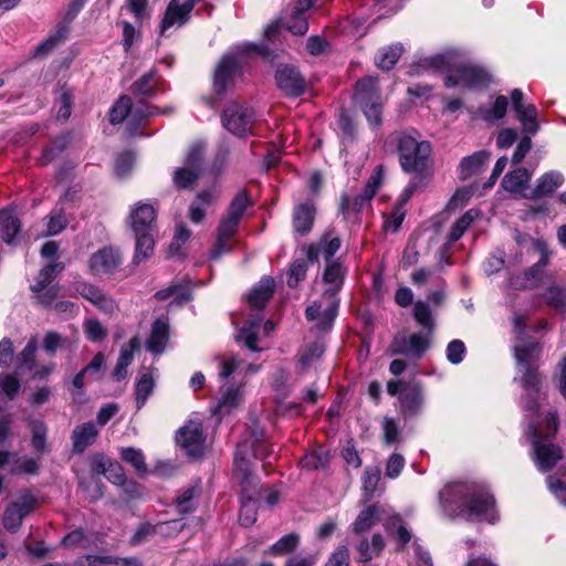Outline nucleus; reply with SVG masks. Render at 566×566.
Instances as JSON below:
<instances>
[{"label": "nucleus", "mask_w": 566, "mask_h": 566, "mask_svg": "<svg viewBox=\"0 0 566 566\" xmlns=\"http://www.w3.org/2000/svg\"><path fill=\"white\" fill-rule=\"evenodd\" d=\"M64 269L63 263H51L44 266L36 279V282L31 285L32 292H42L46 286H50L52 281L61 273Z\"/></svg>", "instance_id": "42"}, {"label": "nucleus", "mask_w": 566, "mask_h": 566, "mask_svg": "<svg viewBox=\"0 0 566 566\" xmlns=\"http://www.w3.org/2000/svg\"><path fill=\"white\" fill-rule=\"evenodd\" d=\"M286 28L295 35H303L308 30L307 17L300 11H293L290 20L286 22Z\"/></svg>", "instance_id": "60"}, {"label": "nucleus", "mask_w": 566, "mask_h": 566, "mask_svg": "<svg viewBox=\"0 0 566 566\" xmlns=\"http://www.w3.org/2000/svg\"><path fill=\"white\" fill-rule=\"evenodd\" d=\"M252 51L258 52L259 54H265L261 48L247 43L238 49L237 54L230 53L223 56L216 69L213 77V87L218 94L226 91L231 80L239 72L243 62V55Z\"/></svg>", "instance_id": "10"}, {"label": "nucleus", "mask_w": 566, "mask_h": 566, "mask_svg": "<svg viewBox=\"0 0 566 566\" xmlns=\"http://www.w3.org/2000/svg\"><path fill=\"white\" fill-rule=\"evenodd\" d=\"M140 340L137 336L129 339L128 344L120 348L116 366L113 370V378L120 381L127 377V368L134 359V353L139 347Z\"/></svg>", "instance_id": "31"}, {"label": "nucleus", "mask_w": 566, "mask_h": 566, "mask_svg": "<svg viewBox=\"0 0 566 566\" xmlns=\"http://www.w3.org/2000/svg\"><path fill=\"white\" fill-rule=\"evenodd\" d=\"M275 80L279 87L290 96H300L305 91V81L300 72L285 65L276 71Z\"/></svg>", "instance_id": "19"}, {"label": "nucleus", "mask_w": 566, "mask_h": 566, "mask_svg": "<svg viewBox=\"0 0 566 566\" xmlns=\"http://www.w3.org/2000/svg\"><path fill=\"white\" fill-rule=\"evenodd\" d=\"M88 566L115 565V566H143V563L136 558H114L111 556L88 555L85 557Z\"/></svg>", "instance_id": "46"}, {"label": "nucleus", "mask_w": 566, "mask_h": 566, "mask_svg": "<svg viewBox=\"0 0 566 566\" xmlns=\"http://www.w3.org/2000/svg\"><path fill=\"white\" fill-rule=\"evenodd\" d=\"M399 403L403 417L417 416L421 411L423 403L421 387L418 384L403 385L400 391Z\"/></svg>", "instance_id": "22"}, {"label": "nucleus", "mask_w": 566, "mask_h": 566, "mask_svg": "<svg viewBox=\"0 0 566 566\" xmlns=\"http://www.w3.org/2000/svg\"><path fill=\"white\" fill-rule=\"evenodd\" d=\"M479 212L476 210H468L461 218H459L452 226L449 233V244L457 242L464 232L469 229L472 222L478 218Z\"/></svg>", "instance_id": "43"}, {"label": "nucleus", "mask_w": 566, "mask_h": 566, "mask_svg": "<svg viewBox=\"0 0 566 566\" xmlns=\"http://www.w3.org/2000/svg\"><path fill=\"white\" fill-rule=\"evenodd\" d=\"M531 174L525 168H517L506 174L502 180V187L510 192H521L526 189Z\"/></svg>", "instance_id": "38"}, {"label": "nucleus", "mask_w": 566, "mask_h": 566, "mask_svg": "<svg viewBox=\"0 0 566 566\" xmlns=\"http://www.w3.org/2000/svg\"><path fill=\"white\" fill-rule=\"evenodd\" d=\"M205 150H206V144L203 142L198 140V142H195L193 144H191L187 151L185 166H187L191 169H196L197 171L200 172Z\"/></svg>", "instance_id": "50"}, {"label": "nucleus", "mask_w": 566, "mask_h": 566, "mask_svg": "<svg viewBox=\"0 0 566 566\" xmlns=\"http://www.w3.org/2000/svg\"><path fill=\"white\" fill-rule=\"evenodd\" d=\"M93 468L97 474H103L107 480L116 485H123L126 481L124 470L118 462L95 455L93 458Z\"/></svg>", "instance_id": "28"}, {"label": "nucleus", "mask_w": 566, "mask_h": 566, "mask_svg": "<svg viewBox=\"0 0 566 566\" xmlns=\"http://www.w3.org/2000/svg\"><path fill=\"white\" fill-rule=\"evenodd\" d=\"M156 220V209L150 203L138 202L129 213V224L134 233L151 232Z\"/></svg>", "instance_id": "21"}, {"label": "nucleus", "mask_w": 566, "mask_h": 566, "mask_svg": "<svg viewBox=\"0 0 566 566\" xmlns=\"http://www.w3.org/2000/svg\"><path fill=\"white\" fill-rule=\"evenodd\" d=\"M533 248L541 254L539 260L532 268H530L523 275L512 282V284L520 289H535L539 285L544 277V269L549 263L551 251L544 240H534Z\"/></svg>", "instance_id": "14"}, {"label": "nucleus", "mask_w": 566, "mask_h": 566, "mask_svg": "<svg viewBox=\"0 0 566 566\" xmlns=\"http://www.w3.org/2000/svg\"><path fill=\"white\" fill-rule=\"evenodd\" d=\"M274 329L271 321L263 323V317L258 313L253 318L249 319L237 335L238 342H243L251 352H260L262 348L258 345L261 336H269Z\"/></svg>", "instance_id": "15"}, {"label": "nucleus", "mask_w": 566, "mask_h": 566, "mask_svg": "<svg viewBox=\"0 0 566 566\" xmlns=\"http://www.w3.org/2000/svg\"><path fill=\"white\" fill-rule=\"evenodd\" d=\"M443 512L452 517L470 522H488L494 524L499 516L494 497L488 490L475 482H455L447 485L441 492Z\"/></svg>", "instance_id": "1"}, {"label": "nucleus", "mask_w": 566, "mask_h": 566, "mask_svg": "<svg viewBox=\"0 0 566 566\" xmlns=\"http://www.w3.org/2000/svg\"><path fill=\"white\" fill-rule=\"evenodd\" d=\"M388 515L385 510L379 505H370L363 510L355 522L353 523V531L356 534L365 533L374 527L378 522L387 520Z\"/></svg>", "instance_id": "26"}, {"label": "nucleus", "mask_w": 566, "mask_h": 566, "mask_svg": "<svg viewBox=\"0 0 566 566\" xmlns=\"http://www.w3.org/2000/svg\"><path fill=\"white\" fill-rule=\"evenodd\" d=\"M398 155L403 171L421 175L428 167L431 145L403 134L398 138Z\"/></svg>", "instance_id": "8"}, {"label": "nucleus", "mask_w": 566, "mask_h": 566, "mask_svg": "<svg viewBox=\"0 0 566 566\" xmlns=\"http://www.w3.org/2000/svg\"><path fill=\"white\" fill-rule=\"evenodd\" d=\"M169 339V325L164 319H156L151 326L150 336L146 343L147 350L160 354L165 350Z\"/></svg>", "instance_id": "32"}, {"label": "nucleus", "mask_w": 566, "mask_h": 566, "mask_svg": "<svg viewBox=\"0 0 566 566\" xmlns=\"http://www.w3.org/2000/svg\"><path fill=\"white\" fill-rule=\"evenodd\" d=\"M546 427L542 429L531 419L528 423L530 434L534 440V453L537 467L541 471L551 470L562 459L563 451L558 446L539 442L541 437L554 436L558 429V416L556 411L548 412L545 418Z\"/></svg>", "instance_id": "6"}, {"label": "nucleus", "mask_w": 566, "mask_h": 566, "mask_svg": "<svg viewBox=\"0 0 566 566\" xmlns=\"http://www.w3.org/2000/svg\"><path fill=\"white\" fill-rule=\"evenodd\" d=\"M546 303L556 308H566V289L551 286L545 293Z\"/></svg>", "instance_id": "64"}, {"label": "nucleus", "mask_w": 566, "mask_h": 566, "mask_svg": "<svg viewBox=\"0 0 566 566\" xmlns=\"http://www.w3.org/2000/svg\"><path fill=\"white\" fill-rule=\"evenodd\" d=\"M384 179V168L381 165L374 169V172L367 180L364 191L356 197L354 208L359 209L365 202L370 201L376 195Z\"/></svg>", "instance_id": "35"}, {"label": "nucleus", "mask_w": 566, "mask_h": 566, "mask_svg": "<svg viewBox=\"0 0 566 566\" xmlns=\"http://www.w3.org/2000/svg\"><path fill=\"white\" fill-rule=\"evenodd\" d=\"M523 92L514 88L511 92L512 106L516 114V118L522 125V129L527 134H536L539 129L537 122V109L534 104L523 103Z\"/></svg>", "instance_id": "18"}, {"label": "nucleus", "mask_w": 566, "mask_h": 566, "mask_svg": "<svg viewBox=\"0 0 566 566\" xmlns=\"http://www.w3.org/2000/svg\"><path fill=\"white\" fill-rule=\"evenodd\" d=\"M331 460V454L327 450L318 448L307 452L301 460V467L307 470L325 469Z\"/></svg>", "instance_id": "41"}, {"label": "nucleus", "mask_w": 566, "mask_h": 566, "mask_svg": "<svg viewBox=\"0 0 566 566\" xmlns=\"http://www.w3.org/2000/svg\"><path fill=\"white\" fill-rule=\"evenodd\" d=\"M344 276L345 269L338 261L327 262L323 277L326 285L324 291L325 305L323 302H314L305 311L307 319H319V327L322 329L329 328L337 315L338 301L336 294L343 285Z\"/></svg>", "instance_id": "5"}, {"label": "nucleus", "mask_w": 566, "mask_h": 566, "mask_svg": "<svg viewBox=\"0 0 566 566\" xmlns=\"http://www.w3.org/2000/svg\"><path fill=\"white\" fill-rule=\"evenodd\" d=\"M38 470V463L34 459L28 457H18L14 454V459L12 462V467L10 468V473L20 474V473H35Z\"/></svg>", "instance_id": "59"}, {"label": "nucleus", "mask_w": 566, "mask_h": 566, "mask_svg": "<svg viewBox=\"0 0 566 566\" xmlns=\"http://www.w3.org/2000/svg\"><path fill=\"white\" fill-rule=\"evenodd\" d=\"M384 547L385 542L380 534H374L370 541L363 538L358 545L360 560H371L382 552Z\"/></svg>", "instance_id": "39"}, {"label": "nucleus", "mask_w": 566, "mask_h": 566, "mask_svg": "<svg viewBox=\"0 0 566 566\" xmlns=\"http://www.w3.org/2000/svg\"><path fill=\"white\" fill-rule=\"evenodd\" d=\"M132 101L128 96H122L112 107L109 120L112 124H119L132 114Z\"/></svg>", "instance_id": "51"}, {"label": "nucleus", "mask_w": 566, "mask_h": 566, "mask_svg": "<svg viewBox=\"0 0 566 566\" xmlns=\"http://www.w3.org/2000/svg\"><path fill=\"white\" fill-rule=\"evenodd\" d=\"M222 125L238 137H248L254 134L255 113L249 106L231 103L223 112Z\"/></svg>", "instance_id": "11"}, {"label": "nucleus", "mask_w": 566, "mask_h": 566, "mask_svg": "<svg viewBox=\"0 0 566 566\" xmlns=\"http://www.w3.org/2000/svg\"><path fill=\"white\" fill-rule=\"evenodd\" d=\"M136 235V248L133 258L134 264H139L148 259L154 251L155 241L151 232L135 233Z\"/></svg>", "instance_id": "40"}, {"label": "nucleus", "mask_w": 566, "mask_h": 566, "mask_svg": "<svg viewBox=\"0 0 566 566\" xmlns=\"http://www.w3.org/2000/svg\"><path fill=\"white\" fill-rule=\"evenodd\" d=\"M240 221L229 216L222 217L220 220L216 244L211 252V258L217 260L223 253L231 250L230 240L235 235Z\"/></svg>", "instance_id": "20"}, {"label": "nucleus", "mask_w": 566, "mask_h": 566, "mask_svg": "<svg viewBox=\"0 0 566 566\" xmlns=\"http://www.w3.org/2000/svg\"><path fill=\"white\" fill-rule=\"evenodd\" d=\"M69 223L63 209H54L48 217L45 235H56L62 232Z\"/></svg>", "instance_id": "48"}, {"label": "nucleus", "mask_w": 566, "mask_h": 566, "mask_svg": "<svg viewBox=\"0 0 566 566\" xmlns=\"http://www.w3.org/2000/svg\"><path fill=\"white\" fill-rule=\"evenodd\" d=\"M21 230V222L10 209L0 210V235L2 240L11 244Z\"/></svg>", "instance_id": "34"}, {"label": "nucleus", "mask_w": 566, "mask_h": 566, "mask_svg": "<svg viewBox=\"0 0 566 566\" xmlns=\"http://www.w3.org/2000/svg\"><path fill=\"white\" fill-rule=\"evenodd\" d=\"M340 239L334 235L333 231H327L317 245H311L307 249V258L312 262H315L318 260L319 255H322L326 262H333L332 259L340 249Z\"/></svg>", "instance_id": "24"}, {"label": "nucleus", "mask_w": 566, "mask_h": 566, "mask_svg": "<svg viewBox=\"0 0 566 566\" xmlns=\"http://www.w3.org/2000/svg\"><path fill=\"white\" fill-rule=\"evenodd\" d=\"M489 158V153L478 151L471 156L463 158L459 165V176L461 179H467L472 175L479 172Z\"/></svg>", "instance_id": "37"}, {"label": "nucleus", "mask_w": 566, "mask_h": 566, "mask_svg": "<svg viewBox=\"0 0 566 566\" xmlns=\"http://www.w3.org/2000/svg\"><path fill=\"white\" fill-rule=\"evenodd\" d=\"M200 172L187 166L176 169L174 175V182L177 188L186 189L191 187L198 179Z\"/></svg>", "instance_id": "53"}, {"label": "nucleus", "mask_w": 566, "mask_h": 566, "mask_svg": "<svg viewBox=\"0 0 566 566\" xmlns=\"http://www.w3.org/2000/svg\"><path fill=\"white\" fill-rule=\"evenodd\" d=\"M97 436L98 429L93 422L76 426L71 436L73 452L83 453L95 442Z\"/></svg>", "instance_id": "27"}, {"label": "nucleus", "mask_w": 566, "mask_h": 566, "mask_svg": "<svg viewBox=\"0 0 566 566\" xmlns=\"http://www.w3.org/2000/svg\"><path fill=\"white\" fill-rule=\"evenodd\" d=\"M86 337L92 342L102 340L107 332L96 318H88L83 324Z\"/></svg>", "instance_id": "62"}, {"label": "nucleus", "mask_w": 566, "mask_h": 566, "mask_svg": "<svg viewBox=\"0 0 566 566\" xmlns=\"http://www.w3.org/2000/svg\"><path fill=\"white\" fill-rule=\"evenodd\" d=\"M315 219V207L312 202H303L295 207L293 213V228L298 235L307 234Z\"/></svg>", "instance_id": "29"}, {"label": "nucleus", "mask_w": 566, "mask_h": 566, "mask_svg": "<svg viewBox=\"0 0 566 566\" xmlns=\"http://www.w3.org/2000/svg\"><path fill=\"white\" fill-rule=\"evenodd\" d=\"M564 182V176L559 171H548L538 180L533 190V197H542L553 193Z\"/></svg>", "instance_id": "36"}, {"label": "nucleus", "mask_w": 566, "mask_h": 566, "mask_svg": "<svg viewBox=\"0 0 566 566\" xmlns=\"http://www.w3.org/2000/svg\"><path fill=\"white\" fill-rule=\"evenodd\" d=\"M84 6L83 0H72L55 31L49 38L40 43L34 50V56H44L50 53L57 44L64 41L69 33V24L74 20Z\"/></svg>", "instance_id": "13"}, {"label": "nucleus", "mask_w": 566, "mask_h": 566, "mask_svg": "<svg viewBox=\"0 0 566 566\" xmlns=\"http://www.w3.org/2000/svg\"><path fill=\"white\" fill-rule=\"evenodd\" d=\"M507 104L505 96H497L491 108L480 111L481 117L488 122L501 119L506 114Z\"/></svg>", "instance_id": "55"}, {"label": "nucleus", "mask_w": 566, "mask_h": 566, "mask_svg": "<svg viewBox=\"0 0 566 566\" xmlns=\"http://www.w3.org/2000/svg\"><path fill=\"white\" fill-rule=\"evenodd\" d=\"M38 506L36 497L28 490L19 492L15 500L10 502L2 515L3 527L10 533H17L28 515Z\"/></svg>", "instance_id": "12"}, {"label": "nucleus", "mask_w": 566, "mask_h": 566, "mask_svg": "<svg viewBox=\"0 0 566 566\" xmlns=\"http://www.w3.org/2000/svg\"><path fill=\"white\" fill-rule=\"evenodd\" d=\"M458 54L454 51H447L427 57L422 61L423 66L434 71H446L455 67L454 73L446 77V86H464L469 88L486 87L491 76L482 67L472 64L457 65Z\"/></svg>", "instance_id": "3"}, {"label": "nucleus", "mask_w": 566, "mask_h": 566, "mask_svg": "<svg viewBox=\"0 0 566 566\" xmlns=\"http://www.w3.org/2000/svg\"><path fill=\"white\" fill-rule=\"evenodd\" d=\"M385 528L388 533H391L396 530L397 537L399 542L405 545L411 539V534L409 531L401 524V518L398 515H388L385 521Z\"/></svg>", "instance_id": "56"}, {"label": "nucleus", "mask_w": 566, "mask_h": 566, "mask_svg": "<svg viewBox=\"0 0 566 566\" xmlns=\"http://www.w3.org/2000/svg\"><path fill=\"white\" fill-rule=\"evenodd\" d=\"M191 11V4H184L180 0H170L160 23V33L165 34L170 28H180L186 24Z\"/></svg>", "instance_id": "23"}, {"label": "nucleus", "mask_w": 566, "mask_h": 566, "mask_svg": "<svg viewBox=\"0 0 566 566\" xmlns=\"http://www.w3.org/2000/svg\"><path fill=\"white\" fill-rule=\"evenodd\" d=\"M403 49L401 44H394L382 49L376 57V64L381 70H390L395 66Z\"/></svg>", "instance_id": "45"}, {"label": "nucleus", "mask_w": 566, "mask_h": 566, "mask_svg": "<svg viewBox=\"0 0 566 566\" xmlns=\"http://www.w3.org/2000/svg\"><path fill=\"white\" fill-rule=\"evenodd\" d=\"M155 70L144 74L138 81L134 83L133 93L140 96L151 95L155 88Z\"/></svg>", "instance_id": "57"}, {"label": "nucleus", "mask_w": 566, "mask_h": 566, "mask_svg": "<svg viewBox=\"0 0 566 566\" xmlns=\"http://www.w3.org/2000/svg\"><path fill=\"white\" fill-rule=\"evenodd\" d=\"M274 280L270 276L262 277L248 295L249 304L256 310L264 307L274 292Z\"/></svg>", "instance_id": "33"}, {"label": "nucleus", "mask_w": 566, "mask_h": 566, "mask_svg": "<svg viewBox=\"0 0 566 566\" xmlns=\"http://www.w3.org/2000/svg\"><path fill=\"white\" fill-rule=\"evenodd\" d=\"M538 343L521 339L514 346V357L517 364L518 377L514 381L522 388L521 408L533 418L539 409L541 400L546 398L543 390V376L538 373L536 363L539 358Z\"/></svg>", "instance_id": "2"}, {"label": "nucleus", "mask_w": 566, "mask_h": 566, "mask_svg": "<svg viewBox=\"0 0 566 566\" xmlns=\"http://www.w3.org/2000/svg\"><path fill=\"white\" fill-rule=\"evenodd\" d=\"M255 371L256 367L243 363L237 356H231L221 363L219 378L222 384L218 403L213 409L214 415L219 417L229 415L242 402L244 382L242 380L235 382L233 379L242 373L252 374Z\"/></svg>", "instance_id": "4"}, {"label": "nucleus", "mask_w": 566, "mask_h": 566, "mask_svg": "<svg viewBox=\"0 0 566 566\" xmlns=\"http://www.w3.org/2000/svg\"><path fill=\"white\" fill-rule=\"evenodd\" d=\"M124 461L132 464L139 474L147 472L144 454L140 450L135 448H124L120 451Z\"/></svg>", "instance_id": "52"}, {"label": "nucleus", "mask_w": 566, "mask_h": 566, "mask_svg": "<svg viewBox=\"0 0 566 566\" xmlns=\"http://www.w3.org/2000/svg\"><path fill=\"white\" fill-rule=\"evenodd\" d=\"M298 544V534L291 533L282 536L275 544H273L270 548V553L273 555H285L295 551Z\"/></svg>", "instance_id": "49"}, {"label": "nucleus", "mask_w": 566, "mask_h": 566, "mask_svg": "<svg viewBox=\"0 0 566 566\" xmlns=\"http://www.w3.org/2000/svg\"><path fill=\"white\" fill-rule=\"evenodd\" d=\"M429 347V335L412 334L408 339V352L420 357Z\"/></svg>", "instance_id": "63"}, {"label": "nucleus", "mask_w": 566, "mask_h": 566, "mask_svg": "<svg viewBox=\"0 0 566 566\" xmlns=\"http://www.w3.org/2000/svg\"><path fill=\"white\" fill-rule=\"evenodd\" d=\"M218 196L219 191L216 187L198 192L189 208L190 220L195 223L201 222L207 209L217 200Z\"/></svg>", "instance_id": "30"}, {"label": "nucleus", "mask_w": 566, "mask_h": 566, "mask_svg": "<svg viewBox=\"0 0 566 566\" xmlns=\"http://www.w3.org/2000/svg\"><path fill=\"white\" fill-rule=\"evenodd\" d=\"M306 272L307 261L305 259L295 260L290 266L287 285L290 287L297 286V284L305 279Z\"/></svg>", "instance_id": "58"}, {"label": "nucleus", "mask_w": 566, "mask_h": 566, "mask_svg": "<svg viewBox=\"0 0 566 566\" xmlns=\"http://www.w3.org/2000/svg\"><path fill=\"white\" fill-rule=\"evenodd\" d=\"M272 450L268 446L264 432L259 427H253L248 432V437L242 439L238 446L234 455L233 472L242 482L249 479V460L250 455L260 460L266 459Z\"/></svg>", "instance_id": "7"}, {"label": "nucleus", "mask_w": 566, "mask_h": 566, "mask_svg": "<svg viewBox=\"0 0 566 566\" xmlns=\"http://www.w3.org/2000/svg\"><path fill=\"white\" fill-rule=\"evenodd\" d=\"M182 527L184 524L176 520L159 523L156 526L149 523H144L136 530L135 534L132 537V543L139 544L154 533H160L163 535L178 534L182 530Z\"/></svg>", "instance_id": "25"}, {"label": "nucleus", "mask_w": 566, "mask_h": 566, "mask_svg": "<svg viewBox=\"0 0 566 566\" xmlns=\"http://www.w3.org/2000/svg\"><path fill=\"white\" fill-rule=\"evenodd\" d=\"M177 443L188 455L198 457L202 454L205 436L202 424L199 421L190 420L176 434Z\"/></svg>", "instance_id": "16"}, {"label": "nucleus", "mask_w": 566, "mask_h": 566, "mask_svg": "<svg viewBox=\"0 0 566 566\" xmlns=\"http://www.w3.org/2000/svg\"><path fill=\"white\" fill-rule=\"evenodd\" d=\"M355 102L370 124H380L382 106L376 77L366 76L356 83Z\"/></svg>", "instance_id": "9"}, {"label": "nucleus", "mask_w": 566, "mask_h": 566, "mask_svg": "<svg viewBox=\"0 0 566 566\" xmlns=\"http://www.w3.org/2000/svg\"><path fill=\"white\" fill-rule=\"evenodd\" d=\"M154 386L155 381L150 373H144L140 375L135 388L137 409L144 407L147 398L154 390Z\"/></svg>", "instance_id": "44"}, {"label": "nucleus", "mask_w": 566, "mask_h": 566, "mask_svg": "<svg viewBox=\"0 0 566 566\" xmlns=\"http://www.w3.org/2000/svg\"><path fill=\"white\" fill-rule=\"evenodd\" d=\"M252 206V201L247 190H240L237 196L232 199L227 216L241 221L247 209Z\"/></svg>", "instance_id": "47"}, {"label": "nucleus", "mask_w": 566, "mask_h": 566, "mask_svg": "<svg viewBox=\"0 0 566 566\" xmlns=\"http://www.w3.org/2000/svg\"><path fill=\"white\" fill-rule=\"evenodd\" d=\"M123 262L120 253L109 247H105L93 253L88 261V268L93 275H112Z\"/></svg>", "instance_id": "17"}, {"label": "nucleus", "mask_w": 566, "mask_h": 566, "mask_svg": "<svg viewBox=\"0 0 566 566\" xmlns=\"http://www.w3.org/2000/svg\"><path fill=\"white\" fill-rule=\"evenodd\" d=\"M413 316L419 325H421L428 333H431L434 326L430 306L424 302H417L413 307Z\"/></svg>", "instance_id": "54"}, {"label": "nucleus", "mask_w": 566, "mask_h": 566, "mask_svg": "<svg viewBox=\"0 0 566 566\" xmlns=\"http://www.w3.org/2000/svg\"><path fill=\"white\" fill-rule=\"evenodd\" d=\"M380 480V471L377 467H367L363 475V489L367 495H371Z\"/></svg>", "instance_id": "61"}]
</instances>
